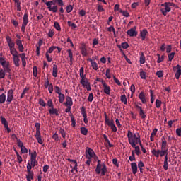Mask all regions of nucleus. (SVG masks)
I'll return each mask as SVG.
<instances>
[{
	"label": "nucleus",
	"instance_id": "f257e3e1",
	"mask_svg": "<svg viewBox=\"0 0 181 181\" xmlns=\"http://www.w3.org/2000/svg\"><path fill=\"white\" fill-rule=\"evenodd\" d=\"M128 143L132 147L135 148L139 143L141 144V136L139 134H133L131 131L127 132Z\"/></svg>",
	"mask_w": 181,
	"mask_h": 181
},
{
	"label": "nucleus",
	"instance_id": "f03ea898",
	"mask_svg": "<svg viewBox=\"0 0 181 181\" xmlns=\"http://www.w3.org/2000/svg\"><path fill=\"white\" fill-rule=\"evenodd\" d=\"M160 6L164 7L160 8V12L162 15L166 16L168 12H170V7L175 6V4L172 2H165L164 4H160Z\"/></svg>",
	"mask_w": 181,
	"mask_h": 181
},
{
	"label": "nucleus",
	"instance_id": "7ed1b4c3",
	"mask_svg": "<svg viewBox=\"0 0 181 181\" xmlns=\"http://www.w3.org/2000/svg\"><path fill=\"white\" fill-rule=\"evenodd\" d=\"M100 172L101 176H105V173H107V167L105 163H103V165H101L100 160H98L97 166L95 167V173H97V175H99L100 174Z\"/></svg>",
	"mask_w": 181,
	"mask_h": 181
},
{
	"label": "nucleus",
	"instance_id": "20e7f679",
	"mask_svg": "<svg viewBox=\"0 0 181 181\" xmlns=\"http://www.w3.org/2000/svg\"><path fill=\"white\" fill-rule=\"evenodd\" d=\"M80 84L82 85V87L87 89L88 91L91 90L90 83L87 78H81V80H80Z\"/></svg>",
	"mask_w": 181,
	"mask_h": 181
},
{
	"label": "nucleus",
	"instance_id": "39448f33",
	"mask_svg": "<svg viewBox=\"0 0 181 181\" xmlns=\"http://www.w3.org/2000/svg\"><path fill=\"white\" fill-rule=\"evenodd\" d=\"M28 23H29V19L28 18V13H24V16H23V22L22 23V26H21L22 33H25V27H27V25Z\"/></svg>",
	"mask_w": 181,
	"mask_h": 181
},
{
	"label": "nucleus",
	"instance_id": "423d86ee",
	"mask_svg": "<svg viewBox=\"0 0 181 181\" xmlns=\"http://www.w3.org/2000/svg\"><path fill=\"white\" fill-rule=\"evenodd\" d=\"M86 153H87V155H86V159H91V158H93V156H97L95 153L94 150H93L90 148H87L86 149Z\"/></svg>",
	"mask_w": 181,
	"mask_h": 181
},
{
	"label": "nucleus",
	"instance_id": "0eeeda50",
	"mask_svg": "<svg viewBox=\"0 0 181 181\" xmlns=\"http://www.w3.org/2000/svg\"><path fill=\"white\" fill-rule=\"evenodd\" d=\"M1 123L4 125V128H6V131H8V133L11 132V129L8 127V122L6 121V118L4 117V116L0 117Z\"/></svg>",
	"mask_w": 181,
	"mask_h": 181
},
{
	"label": "nucleus",
	"instance_id": "6e6552de",
	"mask_svg": "<svg viewBox=\"0 0 181 181\" xmlns=\"http://www.w3.org/2000/svg\"><path fill=\"white\" fill-rule=\"evenodd\" d=\"M13 100V89H10L8 91V98L6 99V103H8V104H11V102Z\"/></svg>",
	"mask_w": 181,
	"mask_h": 181
},
{
	"label": "nucleus",
	"instance_id": "1a4fd4ad",
	"mask_svg": "<svg viewBox=\"0 0 181 181\" xmlns=\"http://www.w3.org/2000/svg\"><path fill=\"white\" fill-rule=\"evenodd\" d=\"M136 26H134L133 28H130L129 30H128L127 35H129V37H136Z\"/></svg>",
	"mask_w": 181,
	"mask_h": 181
},
{
	"label": "nucleus",
	"instance_id": "9d476101",
	"mask_svg": "<svg viewBox=\"0 0 181 181\" xmlns=\"http://www.w3.org/2000/svg\"><path fill=\"white\" fill-rule=\"evenodd\" d=\"M101 84L103 86V93H106L107 95H110V86L106 84V82H105V81H101Z\"/></svg>",
	"mask_w": 181,
	"mask_h": 181
},
{
	"label": "nucleus",
	"instance_id": "9b49d317",
	"mask_svg": "<svg viewBox=\"0 0 181 181\" xmlns=\"http://www.w3.org/2000/svg\"><path fill=\"white\" fill-rule=\"evenodd\" d=\"M6 42L8 43V47L10 49H15L14 46L16 44L13 42V40H11V37H10L8 35H6Z\"/></svg>",
	"mask_w": 181,
	"mask_h": 181
},
{
	"label": "nucleus",
	"instance_id": "f8f14e48",
	"mask_svg": "<svg viewBox=\"0 0 181 181\" xmlns=\"http://www.w3.org/2000/svg\"><path fill=\"white\" fill-rule=\"evenodd\" d=\"M80 51L81 52L82 56H83V57L88 56V52H87V48H86L85 44L81 45V47H80Z\"/></svg>",
	"mask_w": 181,
	"mask_h": 181
},
{
	"label": "nucleus",
	"instance_id": "ddd939ff",
	"mask_svg": "<svg viewBox=\"0 0 181 181\" xmlns=\"http://www.w3.org/2000/svg\"><path fill=\"white\" fill-rule=\"evenodd\" d=\"M35 136L37 141V143H39V144L41 145L43 144L42 139L41 138L40 130H37Z\"/></svg>",
	"mask_w": 181,
	"mask_h": 181
},
{
	"label": "nucleus",
	"instance_id": "4468645a",
	"mask_svg": "<svg viewBox=\"0 0 181 181\" xmlns=\"http://www.w3.org/2000/svg\"><path fill=\"white\" fill-rule=\"evenodd\" d=\"M81 115L82 117H83V122H85V124H88V119H87V113H86V109L83 107H81Z\"/></svg>",
	"mask_w": 181,
	"mask_h": 181
},
{
	"label": "nucleus",
	"instance_id": "2eb2a0df",
	"mask_svg": "<svg viewBox=\"0 0 181 181\" xmlns=\"http://www.w3.org/2000/svg\"><path fill=\"white\" fill-rule=\"evenodd\" d=\"M168 154V148H166V146H161L160 147V157H163L167 156Z\"/></svg>",
	"mask_w": 181,
	"mask_h": 181
},
{
	"label": "nucleus",
	"instance_id": "dca6fc26",
	"mask_svg": "<svg viewBox=\"0 0 181 181\" xmlns=\"http://www.w3.org/2000/svg\"><path fill=\"white\" fill-rule=\"evenodd\" d=\"M105 123L109 127L115 126V124H114V120H110V119H108V117H107L106 113H105Z\"/></svg>",
	"mask_w": 181,
	"mask_h": 181
},
{
	"label": "nucleus",
	"instance_id": "f3484780",
	"mask_svg": "<svg viewBox=\"0 0 181 181\" xmlns=\"http://www.w3.org/2000/svg\"><path fill=\"white\" fill-rule=\"evenodd\" d=\"M10 53H11V55H12L13 57H21V55H22V54H19L18 52V51H16V48H10Z\"/></svg>",
	"mask_w": 181,
	"mask_h": 181
},
{
	"label": "nucleus",
	"instance_id": "a211bd4d",
	"mask_svg": "<svg viewBox=\"0 0 181 181\" xmlns=\"http://www.w3.org/2000/svg\"><path fill=\"white\" fill-rule=\"evenodd\" d=\"M0 64L2 66L3 70H6L7 72H11V69L9 67V62L0 63Z\"/></svg>",
	"mask_w": 181,
	"mask_h": 181
},
{
	"label": "nucleus",
	"instance_id": "6ab92c4d",
	"mask_svg": "<svg viewBox=\"0 0 181 181\" xmlns=\"http://www.w3.org/2000/svg\"><path fill=\"white\" fill-rule=\"evenodd\" d=\"M136 108L139 110V116H141V119H145L146 118V115H145L144 110L141 109V106H139V105H136Z\"/></svg>",
	"mask_w": 181,
	"mask_h": 181
},
{
	"label": "nucleus",
	"instance_id": "aec40b11",
	"mask_svg": "<svg viewBox=\"0 0 181 181\" xmlns=\"http://www.w3.org/2000/svg\"><path fill=\"white\" fill-rule=\"evenodd\" d=\"M29 154L30 156V161H37V151H34L31 153V150H29Z\"/></svg>",
	"mask_w": 181,
	"mask_h": 181
},
{
	"label": "nucleus",
	"instance_id": "412c9836",
	"mask_svg": "<svg viewBox=\"0 0 181 181\" xmlns=\"http://www.w3.org/2000/svg\"><path fill=\"white\" fill-rule=\"evenodd\" d=\"M130 166L132 168V172H133L134 175H136L137 173V163H130Z\"/></svg>",
	"mask_w": 181,
	"mask_h": 181
},
{
	"label": "nucleus",
	"instance_id": "4be33fe9",
	"mask_svg": "<svg viewBox=\"0 0 181 181\" xmlns=\"http://www.w3.org/2000/svg\"><path fill=\"white\" fill-rule=\"evenodd\" d=\"M16 45H18V51L20 52H23L24 50L23 45H22V42L21 40H16Z\"/></svg>",
	"mask_w": 181,
	"mask_h": 181
},
{
	"label": "nucleus",
	"instance_id": "5701e85b",
	"mask_svg": "<svg viewBox=\"0 0 181 181\" xmlns=\"http://www.w3.org/2000/svg\"><path fill=\"white\" fill-rule=\"evenodd\" d=\"M20 57H13V64H14V66H16V67H19L20 66Z\"/></svg>",
	"mask_w": 181,
	"mask_h": 181
},
{
	"label": "nucleus",
	"instance_id": "b1692460",
	"mask_svg": "<svg viewBox=\"0 0 181 181\" xmlns=\"http://www.w3.org/2000/svg\"><path fill=\"white\" fill-rule=\"evenodd\" d=\"M66 107H72L73 106V99L69 96H66Z\"/></svg>",
	"mask_w": 181,
	"mask_h": 181
},
{
	"label": "nucleus",
	"instance_id": "393cba45",
	"mask_svg": "<svg viewBox=\"0 0 181 181\" xmlns=\"http://www.w3.org/2000/svg\"><path fill=\"white\" fill-rule=\"evenodd\" d=\"M139 35H141V40H145L146 35H148V32L146 29H144L143 30H141Z\"/></svg>",
	"mask_w": 181,
	"mask_h": 181
},
{
	"label": "nucleus",
	"instance_id": "a878e982",
	"mask_svg": "<svg viewBox=\"0 0 181 181\" xmlns=\"http://www.w3.org/2000/svg\"><path fill=\"white\" fill-rule=\"evenodd\" d=\"M49 114H50V115H55L57 117L59 116V112H58V110L57 109H54V107L49 109Z\"/></svg>",
	"mask_w": 181,
	"mask_h": 181
},
{
	"label": "nucleus",
	"instance_id": "bb28decb",
	"mask_svg": "<svg viewBox=\"0 0 181 181\" xmlns=\"http://www.w3.org/2000/svg\"><path fill=\"white\" fill-rule=\"evenodd\" d=\"M11 71H7L6 69H0V80L4 79L6 77V74H10Z\"/></svg>",
	"mask_w": 181,
	"mask_h": 181
},
{
	"label": "nucleus",
	"instance_id": "cd10ccee",
	"mask_svg": "<svg viewBox=\"0 0 181 181\" xmlns=\"http://www.w3.org/2000/svg\"><path fill=\"white\" fill-rule=\"evenodd\" d=\"M160 149H155L153 148V150H151V154L154 155V156L156 158H159L160 157Z\"/></svg>",
	"mask_w": 181,
	"mask_h": 181
},
{
	"label": "nucleus",
	"instance_id": "c85d7f7f",
	"mask_svg": "<svg viewBox=\"0 0 181 181\" xmlns=\"http://www.w3.org/2000/svg\"><path fill=\"white\" fill-rule=\"evenodd\" d=\"M139 100H141V103H143V104H146V99L145 98L144 92H141V93H139Z\"/></svg>",
	"mask_w": 181,
	"mask_h": 181
},
{
	"label": "nucleus",
	"instance_id": "c756f323",
	"mask_svg": "<svg viewBox=\"0 0 181 181\" xmlns=\"http://www.w3.org/2000/svg\"><path fill=\"white\" fill-rule=\"evenodd\" d=\"M57 73H58V66L57 65H53V69H52L53 77L56 78L57 76Z\"/></svg>",
	"mask_w": 181,
	"mask_h": 181
},
{
	"label": "nucleus",
	"instance_id": "7c9ffc66",
	"mask_svg": "<svg viewBox=\"0 0 181 181\" xmlns=\"http://www.w3.org/2000/svg\"><path fill=\"white\" fill-rule=\"evenodd\" d=\"M25 59H26L25 54L22 53V54H21V62H22V66L23 67H25V66L27 65V62L25 61Z\"/></svg>",
	"mask_w": 181,
	"mask_h": 181
},
{
	"label": "nucleus",
	"instance_id": "2f4dec72",
	"mask_svg": "<svg viewBox=\"0 0 181 181\" xmlns=\"http://www.w3.org/2000/svg\"><path fill=\"white\" fill-rule=\"evenodd\" d=\"M80 133L83 136H86L88 134V129L86 127H80Z\"/></svg>",
	"mask_w": 181,
	"mask_h": 181
},
{
	"label": "nucleus",
	"instance_id": "473e14b6",
	"mask_svg": "<svg viewBox=\"0 0 181 181\" xmlns=\"http://www.w3.org/2000/svg\"><path fill=\"white\" fill-rule=\"evenodd\" d=\"M6 95L4 93L0 95V104H4L6 100Z\"/></svg>",
	"mask_w": 181,
	"mask_h": 181
},
{
	"label": "nucleus",
	"instance_id": "72a5a7b5",
	"mask_svg": "<svg viewBox=\"0 0 181 181\" xmlns=\"http://www.w3.org/2000/svg\"><path fill=\"white\" fill-rule=\"evenodd\" d=\"M103 139L107 144H108L109 148H112L114 146L110 144V139L107 137L106 134H103Z\"/></svg>",
	"mask_w": 181,
	"mask_h": 181
},
{
	"label": "nucleus",
	"instance_id": "f704fd0d",
	"mask_svg": "<svg viewBox=\"0 0 181 181\" xmlns=\"http://www.w3.org/2000/svg\"><path fill=\"white\" fill-rule=\"evenodd\" d=\"M14 1V3L16 4V8L18 11H21V3L19 1V0H13Z\"/></svg>",
	"mask_w": 181,
	"mask_h": 181
},
{
	"label": "nucleus",
	"instance_id": "c9c22d12",
	"mask_svg": "<svg viewBox=\"0 0 181 181\" xmlns=\"http://www.w3.org/2000/svg\"><path fill=\"white\" fill-rule=\"evenodd\" d=\"M70 117L71 119V126H72V127L75 128L76 127V119L72 113L70 114Z\"/></svg>",
	"mask_w": 181,
	"mask_h": 181
},
{
	"label": "nucleus",
	"instance_id": "e433bc0d",
	"mask_svg": "<svg viewBox=\"0 0 181 181\" xmlns=\"http://www.w3.org/2000/svg\"><path fill=\"white\" fill-rule=\"evenodd\" d=\"M48 10H49V11H52L53 13H57V12H58V7H57V6H52V7L49 6Z\"/></svg>",
	"mask_w": 181,
	"mask_h": 181
},
{
	"label": "nucleus",
	"instance_id": "4c0bfd02",
	"mask_svg": "<svg viewBox=\"0 0 181 181\" xmlns=\"http://www.w3.org/2000/svg\"><path fill=\"white\" fill-rule=\"evenodd\" d=\"M59 133H60L61 136H62V138H63L64 139H66V132L64 131V129L60 128V129H59Z\"/></svg>",
	"mask_w": 181,
	"mask_h": 181
},
{
	"label": "nucleus",
	"instance_id": "58836bf2",
	"mask_svg": "<svg viewBox=\"0 0 181 181\" xmlns=\"http://www.w3.org/2000/svg\"><path fill=\"white\" fill-rule=\"evenodd\" d=\"M161 140H162V146H161V147H166V146H168V143L166 141L165 136H163L162 138H161Z\"/></svg>",
	"mask_w": 181,
	"mask_h": 181
},
{
	"label": "nucleus",
	"instance_id": "ea45409f",
	"mask_svg": "<svg viewBox=\"0 0 181 181\" xmlns=\"http://www.w3.org/2000/svg\"><path fill=\"white\" fill-rule=\"evenodd\" d=\"M68 26L71 27L73 30L77 28V25L72 21H68Z\"/></svg>",
	"mask_w": 181,
	"mask_h": 181
},
{
	"label": "nucleus",
	"instance_id": "a19ab883",
	"mask_svg": "<svg viewBox=\"0 0 181 181\" xmlns=\"http://www.w3.org/2000/svg\"><path fill=\"white\" fill-rule=\"evenodd\" d=\"M139 63L141 64H145V57H144V54H143V53L141 54V57L139 59Z\"/></svg>",
	"mask_w": 181,
	"mask_h": 181
},
{
	"label": "nucleus",
	"instance_id": "79ce46f5",
	"mask_svg": "<svg viewBox=\"0 0 181 181\" xmlns=\"http://www.w3.org/2000/svg\"><path fill=\"white\" fill-rule=\"evenodd\" d=\"M53 27H54L55 30L58 31L62 30V28L60 27V25H59L58 22H54Z\"/></svg>",
	"mask_w": 181,
	"mask_h": 181
},
{
	"label": "nucleus",
	"instance_id": "37998d69",
	"mask_svg": "<svg viewBox=\"0 0 181 181\" xmlns=\"http://www.w3.org/2000/svg\"><path fill=\"white\" fill-rule=\"evenodd\" d=\"M67 52L69 55L70 63L73 64V52L71 49H68Z\"/></svg>",
	"mask_w": 181,
	"mask_h": 181
},
{
	"label": "nucleus",
	"instance_id": "c03bdc74",
	"mask_svg": "<svg viewBox=\"0 0 181 181\" xmlns=\"http://www.w3.org/2000/svg\"><path fill=\"white\" fill-rule=\"evenodd\" d=\"M58 95H59V96H58V98H59V103H64V95L62 94V93L58 94Z\"/></svg>",
	"mask_w": 181,
	"mask_h": 181
},
{
	"label": "nucleus",
	"instance_id": "a18cd8bd",
	"mask_svg": "<svg viewBox=\"0 0 181 181\" xmlns=\"http://www.w3.org/2000/svg\"><path fill=\"white\" fill-rule=\"evenodd\" d=\"M74 7L72 5H68V6L66 7V13H69L70 12L73 11Z\"/></svg>",
	"mask_w": 181,
	"mask_h": 181
},
{
	"label": "nucleus",
	"instance_id": "49530a36",
	"mask_svg": "<svg viewBox=\"0 0 181 181\" xmlns=\"http://www.w3.org/2000/svg\"><path fill=\"white\" fill-rule=\"evenodd\" d=\"M136 158H135V153H134V151H132V156H129V161L133 162L136 161Z\"/></svg>",
	"mask_w": 181,
	"mask_h": 181
},
{
	"label": "nucleus",
	"instance_id": "de8ad7c7",
	"mask_svg": "<svg viewBox=\"0 0 181 181\" xmlns=\"http://www.w3.org/2000/svg\"><path fill=\"white\" fill-rule=\"evenodd\" d=\"M120 101L124 103V105L127 104V99L126 98L125 95L120 96Z\"/></svg>",
	"mask_w": 181,
	"mask_h": 181
},
{
	"label": "nucleus",
	"instance_id": "09e8293b",
	"mask_svg": "<svg viewBox=\"0 0 181 181\" xmlns=\"http://www.w3.org/2000/svg\"><path fill=\"white\" fill-rule=\"evenodd\" d=\"M33 180V173H28L27 181H31Z\"/></svg>",
	"mask_w": 181,
	"mask_h": 181
},
{
	"label": "nucleus",
	"instance_id": "8fccbe9b",
	"mask_svg": "<svg viewBox=\"0 0 181 181\" xmlns=\"http://www.w3.org/2000/svg\"><path fill=\"white\" fill-rule=\"evenodd\" d=\"M155 105H156V108L158 109L160 107V105H162V101L157 99L156 101H155Z\"/></svg>",
	"mask_w": 181,
	"mask_h": 181
},
{
	"label": "nucleus",
	"instance_id": "3c124183",
	"mask_svg": "<svg viewBox=\"0 0 181 181\" xmlns=\"http://www.w3.org/2000/svg\"><path fill=\"white\" fill-rule=\"evenodd\" d=\"M175 55V52H172L168 54V62H172L174 59V56Z\"/></svg>",
	"mask_w": 181,
	"mask_h": 181
},
{
	"label": "nucleus",
	"instance_id": "603ef678",
	"mask_svg": "<svg viewBox=\"0 0 181 181\" xmlns=\"http://www.w3.org/2000/svg\"><path fill=\"white\" fill-rule=\"evenodd\" d=\"M91 67H93V70H98V65L97 64L96 62H92L90 63Z\"/></svg>",
	"mask_w": 181,
	"mask_h": 181
},
{
	"label": "nucleus",
	"instance_id": "864d4df0",
	"mask_svg": "<svg viewBox=\"0 0 181 181\" xmlns=\"http://www.w3.org/2000/svg\"><path fill=\"white\" fill-rule=\"evenodd\" d=\"M139 76L142 80H146V73L144 71H141Z\"/></svg>",
	"mask_w": 181,
	"mask_h": 181
},
{
	"label": "nucleus",
	"instance_id": "5fc2aeb1",
	"mask_svg": "<svg viewBox=\"0 0 181 181\" xmlns=\"http://www.w3.org/2000/svg\"><path fill=\"white\" fill-rule=\"evenodd\" d=\"M119 12H120V13L122 14L123 16H124V17H126V18L129 17V13L127 11L120 10Z\"/></svg>",
	"mask_w": 181,
	"mask_h": 181
},
{
	"label": "nucleus",
	"instance_id": "6e6d98bb",
	"mask_svg": "<svg viewBox=\"0 0 181 181\" xmlns=\"http://www.w3.org/2000/svg\"><path fill=\"white\" fill-rule=\"evenodd\" d=\"M180 76H181V69H179V70L176 71V72H175L176 80H179Z\"/></svg>",
	"mask_w": 181,
	"mask_h": 181
},
{
	"label": "nucleus",
	"instance_id": "4d7b16f0",
	"mask_svg": "<svg viewBox=\"0 0 181 181\" xmlns=\"http://www.w3.org/2000/svg\"><path fill=\"white\" fill-rule=\"evenodd\" d=\"M54 1L58 4L59 7L64 6V1L62 0H54Z\"/></svg>",
	"mask_w": 181,
	"mask_h": 181
},
{
	"label": "nucleus",
	"instance_id": "13d9d810",
	"mask_svg": "<svg viewBox=\"0 0 181 181\" xmlns=\"http://www.w3.org/2000/svg\"><path fill=\"white\" fill-rule=\"evenodd\" d=\"M16 144L18 145V147L20 148H25V146H23V143H22L21 140L18 139L16 140Z\"/></svg>",
	"mask_w": 181,
	"mask_h": 181
},
{
	"label": "nucleus",
	"instance_id": "bf43d9fd",
	"mask_svg": "<svg viewBox=\"0 0 181 181\" xmlns=\"http://www.w3.org/2000/svg\"><path fill=\"white\" fill-rule=\"evenodd\" d=\"M47 105H48L50 108H54V103H52V100L49 99L48 102L47 103Z\"/></svg>",
	"mask_w": 181,
	"mask_h": 181
},
{
	"label": "nucleus",
	"instance_id": "052dcab7",
	"mask_svg": "<svg viewBox=\"0 0 181 181\" xmlns=\"http://www.w3.org/2000/svg\"><path fill=\"white\" fill-rule=\"evenodd\" d=\"M133 148H135V153H136V155L139 156V154H141V151L139 150V146H135V147H133Z\"/></svg>",
	"mask_w": 181,
	"mask_h": 181
},
{
	"label": "nucleus",
	"instance_id": "680f3d73",
	"mask_svg": "<svg viewBox=\"0 0 181 181\" xmlns=\"http://www.w3.org/2000/svg\"><path fill=\"white\" fill-rule=\"evenodd\" d=\"M56 48H57V47L55 46L51 47L50 48H49L48 51H47V53H48V54L52 53L56 49Z\"/></svg>",
	"mask_w": 181,
	"mask_h": 181
},
{
	"label": "nucleus",
	"instance_id": "e2e57ef3",
	"mask_svg": "<svg viewBox=\"0 0 181 181\" xmlns=\"http://www.w3.org/2000/svg\"><path fill=\"white\" fill-rule=\"evenodd\" d=\"M156 76L157 77H158V78H162L163 74V71H157L156 72Z\"/></svg>",
	"mask_w": 181,
	"mask_h": 181
},
{
	"label": "nucleus",
	"instance_id": "0e129e2a",
	"mask_svg": "<svg viewBox=\"0 0 181 181\" xmlns=\"http://www.w3.org/2000/svg\"><path fill=\"white\" fill-rule=\"evenodd\" d=\"M33 76L37 77V69L36 66H33Z\"/></svg>",
	"mask_w": 181,
	"mask_h": 181
},
{
	"label": "nucleus",
	"instance_id": "69168bd1",
	"mask_svg": "<svg viewBox=\"0 0 181 181\" xmlns=\"http://www.w3.org/2000/svg\"><path fill=\"white\" fill-rule=\"evenodd\" d=\"M52 139H53V140L55 141V142L59 141V136H58V134H57V132H55L54 134H53Z\"/></svg>",
	"mask_w": 181,
	"mask_h": 181
},
{
	"label": "nucleus",
	"instance_id": "338daca9",
	"mask_svg": "<svg viewBox=\"0 0 181 181\" xmlns=\"http://www.w3.org/2000/svg\"><path fill=\"white\" fill-rule=\"evenodd\" d=\"M33 167L30 165V163H28V165H27V173H33L31 169L33 168Z\"/></svg>",
	"mask_w": 181,
	"mask_h": 181
},
{
	"label": "nucleus",
	"instance_id": "774afa93",
	"mask_svg": "<svg viewBox=\"0 0 181 181\" xmlns=\"http://www.w3.org/2000/svg\"><path fill=\"white\" fill-rule=\"evenodd\" d=\"M122 49H126L128 47H129V45H128L127 42H123V43H122Z\"/></svg>",
	"mask_w": 181,
	"mask_h": 181
}]
</instances>
